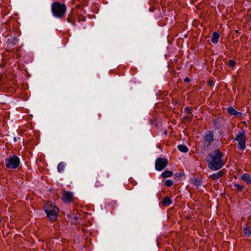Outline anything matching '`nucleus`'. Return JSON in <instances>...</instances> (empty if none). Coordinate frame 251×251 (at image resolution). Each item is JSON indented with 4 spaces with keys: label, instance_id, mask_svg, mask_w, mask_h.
<instances>
[{
    "label": "nucleus",
    "instance_id": "nucleus-1",
    "mask_svg": "<svg viewBox=\"0 0 251 251\" xmlns=\"http://www.w3.org/2000/svg\"><path fill=\"white\" fill-rule=\"evenodd\" d=\"M223 156V153L218 150L209 153L207 159L208 167L213 171L221 169L224 165L222 159Z\"/></svg>",
    "mask_w": 251,
    "mask_h": 251
},
{
    "label": "nucleus",
    "instance_id": "nucleus-2",
    "mask_svg": "<svg viewBox=\"0 0 251 251\" xmlns=\"http://www.w3.org/2000/svg\"><path fill=\"white\" fill-rule=\"evenodd\" d=\"M51 11L54 16L56 18H61L66 11L65 4L58 2H54L51 5Z\"/></svg>",
    "mask_w": 251,
    "mask_h": 251
},
{
    "label": "nucleus",
    "instance_id": "nucleus-3",
    "mask_svg": "<svg viewBox=\"0 0 251 251\" xmlns=\"http://www.w3.org/2000/svg\"><path fill=\"white\" fill-rule=\"evenodd\" d=\"M45 211L50 220L54 221L57 219L59 209L56 206H53L50 203L48 202L45 207Z\"/></svg>",
    "mask_w": 251,
    "mask_h": 251
},
{
    "label": "nucleus",
    "instance_id": "nucleus-4",
    "mask_svg": "<svg viewBox=\"0 0 251 251\" xmlns=\"http://www.w3.org/2000/svg\"><path fill=\"white\" fill-rule=\"evenodd\" d=\"M20 163V159L16 155H10L5 160V166L8 169H16Z\"/></svg>",
    "mask_w": 251,
    "mask_h": 251
},
{
    "label": "nucleus",
    "instance_id": "nucleus-5",
    "mask_svg": "<svg viewBox=\"0 0 251 251\" xmlns=\"http://www.w3.org/2000/svg\"><path fill=\"white\" fill-rule=\"evenodd\" d=\"M235 140L238 142L239 148L243 150L245 148L246 133L244 130L239 132L235 138Z\"/></svg>",
    "mask_w": 251,
    "mask_h": 251
},
{
    "label": "nucleus",
    "instance_id": "nucleus-6",
    "mask_svg": "<svg viewBox=\"0 0 251 251\" xmlns=\"http://www.w3.org/2000/svg\"><path fill=\"white\" fill-rule=\"evenodd\" d=\"M168 160L165 158H158L155 160V169L157 171L162 170L167 165Z\"/></svg>",
    "mask_w": 251,
    "mask_h": 251
},
{
    "label": "nucleus",
    "instance_id": "nucleus-7",
    "mask_svg": "<svg viewBox=\"0 0 251 251\" xmlns=\"http://www.w3.org/2000/svg\"><path fill=\"white\" fill-rule=\"evenodd\" d=\"M109 175L108 174H105L102 176H99L97 177L96 182L95 183L96 187H100L102 186L103 183L106 181V178H108Z\"/></svg>",
    "mask_w": 251,
    "mask_h": 251
},
{
    "label": "nucleus",
    "instance_id": "nucleus-8",
    "mask_svg": "<svg viewBox=\"0 0 251 251\" xmlns=\"http://www.w3.org/2000/svg\"><path fill=\"white\" fill-rule=\"evenodd\" d=\"M204 144L207 145V147L213 141V134L212 132L208 131L206 132L204 138Z\"/></svg>",
    "mask_w": 251,
    "mask_h": 251
},
{
    "label": "nucleus",
    "instance_id": "nucleus-9",
    "mask_svg": "<svg viewBox=\"0 0 251 251\" xmlns=\"http://www.w3.org/2000/svg\"><path fill=\"white\" fill-rule=\"evenodd\" d=\"M73 198V194L72 193L67 192L62 196V199L65 202H71Z\"/></svg>",
    "mask_w": 251,
    "mask_h": 251
},
{
    "label": "nucleus",
    "instance_id": "nucleus-10",
    "mask_svg": "<svg viewBox=\"0 0 251 251\" xmlns=\"http://www.w3.org/2000/svg\"><path fill=\"white\" fill-rule=\"evenodd\" d=\"M227 111L231 115L240 116L242 115L241 113L237 111L232 107H228L227 109Z\"/></svg>",
    "mask_w": 251,
    "mask_h": 251
},
{
    "label": "nucleus",
    "instance_id": "nucleus-11",
    "mask_svg": "<svg viewBox=\"0 0 251 251\" xmlns=\"http://www.w3.org/2000/svg\"><path fill=\"white\" fill-rule=\"evenodd\" d=\"M224 173L223 171H220L216 173L210 175L209 178L213 180H217L223 175Z\"/></svg>",
    "mask_w": 251,
    "mask_h": 251
},
{
    "label": "nucleus",
    "instance_id": "nucleus-12",
    "mask_svg": "<svg viewBox=\"0 0 251 251\" xmlns=\"http://www.w3.org/2000/svg\"><path fill=\"white\" fill-rule=\"evenodd\" d=\"M241 178L243 180L245 181L247 184L251 183V177L250 176L247 174L245 173L242 175L241 176Z\"/></svg>",
    "mask_w": 251,
    "mask_h": 251
},
{
    "label": "nucleus",
    "instance_id": "nucleus-13",
    "mask_svg": "<svg viewBox=\"0 0 251 251\" xmlns=\"http://www.w3.org/2000/svg\"><path fill=\"white\" fill-rule=\"evenodd\" d=\"M172 202V200L170 198L165 197L162 201V204L164 206H168L171 204Z\"/></svg>",
    "mask_w": 251,
    "mask_h": 251
},
{
    "label": "nucleus",
    "instance_id": "nucleus-14",
    "mask_svg": "<svg viewBox=\"0 0 251 251\" xmlns=\"http://www.w3.org/2000/svg\"><path fill=\"white\" fill-rule=\"evenodd\" d=\"M219 38V34L216 32H214L212 34V37L211 38V42L214 44H216L218 42V39Z\"/></svg>",
    "mask_w": 251,
    "mask_h": 251
},
{
    "label": "nucleus",
    "instance_id": "nucleus-15",
    "mask_svg": "<svg viewBox=\"0 0 251 251\" xmlns=\"http://www.w3.org/2000/svg\"><path fill=\"white\" fill-rule=\"evenodd\" d=\"M66 167V164L64 162H60L58 164L57 166V170L58 172L60 173L63 172L65 169Z\"/></svg>",
    "mask_w": 251,
    "mask_h": 251
},
{
    "label": "nucleus",
    "instance_id": "nucleus-16",
    "mask_svg": "<svg viewBox=\"0 0 251 251\" xmlns=\"http://www.w3.org/2000/svg\"><path fill=\"white\" fill-rule=\"evenodd\" d=\"M179 151L182 152H187L188 151V149L186 146L184 145H179L177 147Z\"/></svg>",
    "mask_w": 251,
    "mask_h": 251
},
{
    "label": "nucleus",
    "instance_id": "nucleus-17",
    "mask_svg": "<svg viewBox=\"0 0 251 251\" xmlns=\"http://www.w3.org/2000/svg\"><path fill=\"white\" fill-rule=\"evenodd\" d=\"M172 175V172L170 171H165L162 173L161 176L163 178H166L171 176Z\"/></svg>",
    "mask_w": 251,
    "mask_h": 251
},
{
    "label": "nucleus",
    "instance_id": "nucleus-18",
    "mask_svg": "<svg viewBox=\"0 0 251 251\" xmlns=\"http://www.w3.org/2000/svg\"><path fill=\"white\" fill-rule=\"evenodd\" d=\"M244 233L245 236L249 237L251 234V230L250 228L246 226L244 229Z\"/></svg>",
    "mask_w": 251,
    "mask_h": 251
},
{
    "label": "nucleus",
    "instance_id": "nucleus-19",
    "mask_svg": "<svg viewBox=\"0 0 251 251\" xmlns=\"http://www.w3.org/2000/svg\"><path fill=\"white\" fill-rule=\"evenodd\" d=\"M173 184V182L172 180H170V179H167L166 182H165V185L166 186H168V187H170Z\"/></svg>",
    "mask_w": 251,
    "mask_h": 251
},
{
    "label": "nucleus",
    "instance_id": "nucleus-20",
    "mask_svg": "<svg viewBox=\"0 0 251 251\" xmlns=\"http://www.w3.org/2000/svg\"><path fill=\"white\" fill-rule=\"evenodd\" d=\"M228 64L229 65V67H233L234 66L235 64V62L234 60H229L228 61Z\"/></svg>",
    "mask_w": 251,
    "mask_h": 251
},
{
    "label": "nucleus",
    "instance_id": "nucleus-21",
    "mask_svg": "<svg viewBox=\"0 0 251 251\" xmlns=\"http://www.w3.org/2000/svg\"><path fill=\"white\" fill-rule=\"evenodd\" d=\"M234 186L239 191H241L243 188V186L239 184H235Z\"/></svg>",
    "mask_w": 251,
    "mask_h": 251
},
{
    "label": "nucleus",
    "instance_id": "nucleus-22",
    "mask_svg": "<svg viewBox=\"0 0 251 251\" xmlns=\"http://www.w3.org/2000/svg\"><path fill=\"white\" fill-rule=\"evenodd\" d=\"M185 111L187 112V113H190L191 112V109L189 107H186L185 108Z\"/></svg>",
    "mask_w": 251,
    "mask_h": 251
},
{
    "label": "nucleus",
    "instance_id": "nucleus-23",
    "mask_svg": "<svg viewBox=\"0 0 251 251\" xmlns=\"http://www.w3.org/2000/svg\"><path fill=\"white\" fill-rule=\"evenodd\" d=\"M184 81H185V82H189V81H190V79H189V78H188V77H186V78H185V79H184Z\"/></svg>",
    "mask_w": 251,
    "mask_h": 251
},
{
    "label": "nucleus",
    "instance_id": "nucleus-24",
    "mask_svg": "<svg viewBox=\"0 0 251 251\" xmlns=\"http://www.w3.org/2000/svg\"><path fill=\"white\" fill-rule=\"evenodd\" d=\"M1 222V219H0V222Z\"/></svg>",
    "mask_w": 251,
    "mask_h": 251
}]
</instances>
